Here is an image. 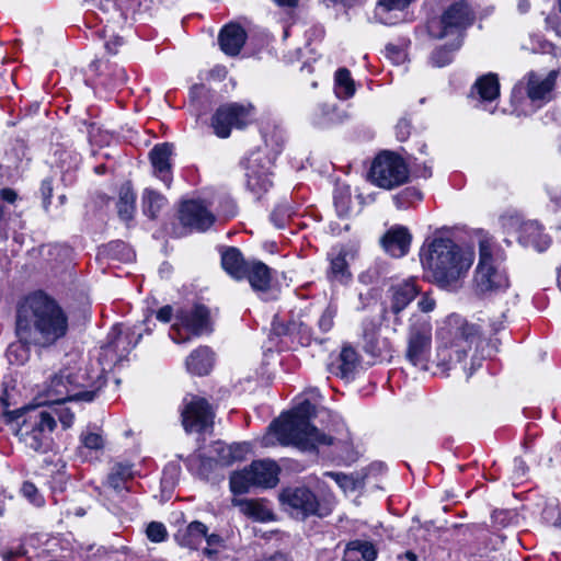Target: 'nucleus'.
Returning <instances> with one entry per match:
<instances>
[{
	"instance_id": "obj_29",
	"label": "nucleus",
	"mask_w": 561,
	"mask_h": 561,
	"mask_svg": "<svg viewBox=\"0 0 561 561\" xmlns=\"http://www.w3.org/2000/svg\"><path fill=\"white\" fill-rule=\"evenodd\" d=\"M325 478L335 481L336 485L344 491L359 488L353 476H347L340 472H324L323 479L311 477L308 481V484L304 486L302 491H323L324 489H330L331 486L324 480Z\"/></svg>"
},
{
	"instance_id": "obj_35",
	"label": "nucleus",
	"mask_w": 561,
	"mask_h": 561,
	"mask_svg": "<svg viewBox=\"0 0 561 561\" xmlns=\"http://www.w3.org/2000/svg\"><path fill=\"white\" fill-rule=\"evenodd\" d=\"M207 527L201 522H192L187 527L176 535L179 543L190 549H198L206 536Z\"/></svg>"
},
{
	"instance_id": "obj_13",
	"label": "nucleus",
	"mask_w": 561,
	"mask_h": 561,
	"mask_svg": "<svg viewBox=\"0 0 561 561\" xmlns=\"http://www.w3.org/2000/svg\"><path fill=\"white\" fill-rule=\"evenodd\" d=\"M247 186L257 196L272 186L271 160L261 151H253L243 161Z\"/></svg>"
},
{
	"instance_id": "obj_55",
	"label": "nucleus",
	"mask_w": 561,
	"mask_h": 561,
	"mask_svg": "<svg viewBox=\"0 0 561 561\" xmlns=\"http://www.w3.org/2000/svg\"><path fill=\"white\" fill-rule=\"evenodd\" d=\"M386 53H387V56L397 64L403 61V59L405 57L404 53L394 45H387Z\"/></svg>"
},
{
	"instance_id": "obj_63",
	"label": "nucleus",
	"mask_w": 561,
	"mask_h": 561,
	"mask_svg": "<svg viewBox=\"0 0 561 561\" xmlns=\"http://www.w3.org/2000/svg\"><path fill=\"white\" fill-rule=\"evenodd\" d=\"M403 195L405 196L407 199H421L422 198V193L414 188V187H409L407 188L404 192H403Z\"/></svg>"
},
{
	"instance_id": "obj_22",
	"label": "nucleus",
	"mask_w": 561,
	"mask_h": 561,
	"mask_svg": "<svg viewBox=\"0 0 561 561\" xmlns=\"http://www.w3.org/2000/svg\"><path fill=\"white\" fill-rule=\"evenodd\" d=\"M354 257L352 249L346 247L334 248L329 253L330 267L328 270V278L333 282L344 283L352 276L347 257Z\"/></svg>"
},
{
	"instance_id": "obj_31",
	"label": "nucleus",
	"mask_w": 561,
	"mask_h": 561,
	"mask_svg": "<svg viewBox=\"0 0 561 561\" xmlns=\"http://www.w3.org/2000/svg\"><path fill=\"white\" fill-rule=\"evenodd\" d=\"M500 95V83L495 73H486L480 77L471 88L470 96L478 98L482 102H491Z\"/></svg>"
},
{
	"instance_id": "obj_21",
	"label": "nucleus",
	"mask_w": 561,
	"mask_h": 561,
	"mask_svg": "<svg viewBox=\"0 0 561 561\" xmlns=\"http://www.w3.org/2000/svg\"><path fill=\"white\" fill-rule=\"evenodd\" d=\"M411 239L412 237L408 228L403 226H394L382 237L381 243L386 252L391 256L402 257L409 251Z\"/></svg>"
},
{
	"instance_id": "obj_61",
	"label": "nucleus",
	"mask_w": 561,
	"mask_h": 561,
	"mask_svg": "<svg viewBox=\"0 0 561 561\" xmlns=\"http://www.w3.org/2000/svg\"><path fill=\"white\" fill-rule=\"evenodd\" d=\"M123 45V38L116 36L114 39H111L105 43V48L110 54H116L117 48Z\"/></svg>"
},
{
	"instance_id": "obj_51",
	"label": "nucleus",
	"mask_w": 561,
	"mask_h": 561,
	"mask_svg": "<svg viewBox=\"0 0 561 561\" xmlns=\"http://www.w3.org/2000/svg\"><path fill=\"white\" fill-rule=\"evenodd\" d=\"M410 131H411V125H410L409 121L400 119L396 126L397 138L400 141H404L408 139Z\"/></svg>"
},
{
	"instance_id": "obj_8",
	"label": "nucleus",
	"mask_w": 561,
	"mask_h": 561,
	"mask_svg": "<svg viewBox=\"0 0 561 561\" xmlns=\"http://www.w3.org/2000/svg\"><path fill=\"white\" fill-rule=\"evenodd\" d=\"M84 374L80 370L64 368L54 375L46 386L47 403H64L67 401H87L95 398L96 392L81 390Z\"/></svg>"
},
{
	"instance_id": "obj_6",
	"label": "nucleus",
	"mask_w": 561,
	"mask_h": 561,
	"mask_svg": "<svg viewBox=\"0 0 561 561\" xmlns=\"http://www.w3.org/2000/svg\"><path fill=\"white\" fill-rule=\"evenodd\" d=\"M473 282L476 291L481 295L504 290L510 285L508 277L501 267V257L494 255L488 241L479 244V263Z\"/></svg>"
},
{
	"instance_id": "obj_2",
	"label": "nucleus",
	"mask_w": 561,
	"mask_h": 561,
	"mask_svg": "<svg viewBox=\"0 0 561 561\" xmlns=\"http://www.w3.org/2000/svg\"><path fill=\"white\" fill-rule=\"evenodd\" d=\"M433 280L442 288H456L472 264V254L463 252L451 239L436 238L422 259Z\"/></svg>"
},
{
	"instance_id": "obj_15",
	"label": "nucleus",
	"mask_w": 561,
	"mask_h": 561,
	"mask_svg": "<svg viewBox=\"0 0 561 561\" xmlns=\"http://www.w3.org/2000/svg\"><path fill=\"white\" fill-rule=\"evenodd\" d=\"M179 219L190 231H206L214 224L215 216L203 201L190 199L181 203Z\"/></svg>"
},
{
	"instance_id": "obj_58",
	"label": "nucleus",
	"mask_w": 561,
	"mask_h": 561,
	"mask_svg": "<svg viewBox=\"0 0 561 561\" xmlns=\"http://www.w3.org/2000/svg\"><path fill=\"white\" fill-rule=\"evenodd\" d=\"M417 306L423 312H430L435 307V300L431 298L428 295H424L420 299Z\"/></svg>"
},
{
	"instance_id": "obj_25",
	"label": "nucleus",
	"mask_w": 561,
	"mask_h": 561,
	"mask_svg": "<svg viewBox=\"0 0 561 561\" xmlns=\"http://www.w3.org/2000/svg\"><path fill=\"white\" fill-rule=\"evenodd\" d=\"M247 34L238 24H228L219 33L221 50L229 56H237L245 43Z\"/></svg>"
},
{
	"instance_id": "obj_11",
	"label": "nucleus",
	"mask_w": 561,
	"mask_h": 561,
	"mask_svg": "<svg viewBox=\"0 0 561 561\" xmlns=\"http://www.w3.org/2000/svg\"><path fill=\"white\" fill-rule=\"evenodd\" d=\"M370 179L381 188L392 190L409 179V169L404 160L391 152L376 157L370 169Z\"/></svg>"
},
{
	"instance_id": "obj_52",
	"label": "nucleus",
	"mask_w": 561,
	"mask_h": 561,
	"mask_svg": "<svg viewBox=\"0 0 561 561\" xmlns=\"http://www.w3.org/2000/svg\"><path fill=\"white\" fill-rule=\"evenodd\" d=\"M41 194H42V197H43L44 207H45V209H47L48 204L50 203L49 199H50V197L53 195V184H51V181L49 179H45L42 182Z\"/></svg>"
},
{
	"instance_id": "obj_34",
	"label": "nucleus",
	"mask_w": 561,
	"mask_h": 561,
	"mask_svg": "<svg viewBox=\"0 0 561 561\" xmlns=\"http://www.w3.org/2000/svg\"><path fill=\"white\" fill-rule=\"evenodd\" d=\"M185 364L190 373L198 376L207 375L213 366L211 351L207 346L198 347L190 354Z\"/></svg>"
},
{
	"instance_id": "obj_60",
	"label": "nucleus",
	"mask_w": 561,
	"mask_h": 561,
	"mask_svg": "<svg viewBox=\"0 0 561 561\" xmlns=\"http://www.w3.org/2000/svg\"><path fill=\"white\" fill-rule=\"evenodd\" d=\"M354 546L350 541L346 545V548L344 550V556L342 561H360V557L357 554L356 549H353Z\"/></svg>"
},
{
	"instance_id": "obj_9",
	"label": "nucleus",
	"mask_w": 561,
	"mask_h": 561,
	"mask_svg": "<svg viewBox=\"0 0 561 561\" xmlns=\"http://www.w3.org/2000/svg\"><path fill=\"white\" fill-rule=\"evenodd\" d=\"M278 466L272 460H254L249 467L233 472L230 491H247L251 486L273 489L278 482Z\"/></svg>"
},
{
	"instance_id": "obj_24",
	"label": "nucleus",
	"mask_w": 561,
	"mask_h": 561,
	"mask_svg": "<svg viewBox=\"0 0 561 561\" xmlns=\"http://www.w3.org/2000/svg\"><path fill=\"white\" fill-rule=\"evenodd\" d=\"M136 470L128 461H116L112 465L106 479V485L114 490L130 491Z\"/></svg>"
},
{
	"instance_id": "obj_30",
	"label": "nucleus",
	"mask_w": 561,
	"mask_h": 561,
	"mask_svg": "<svg viewBox=\"0 0 561 561\" xmlns=\"http://www.w3.org/2000/svg\"><path fill=\"white\" fill-rule=\"evenodd\" d=\"M245 278L254 291L265 294L271 287V268L261 261H251Z\"/></svg>"
},
{
	"instance_id": "obj_47",
	"label": "nucleus",
	"mask_w": 561,
	"mask_h": 561,
	"mask_svg": "<svg viewBox=\"0 0 561 561\" xmlns=\"http://www.w3.org/2000/svg\"><path fill=\"white\" fill-rule=\"evenodd\" d=\"M336 314V308L332 305H329L320 316L318 320V328L321 332H329L334 324V318Z\"/></svg>"
},
{
	"instance_id": "obj_33",
	"label": "nucleus",
	"mask_w": 561,
	"mask_h": 561,
	"mask_svg": "<svg viewBox=\"0 0 561 561\" xmlns=\"http://www.w3.org/2000/svg\"><path fill=\"white\" fill-rule=\"evenodd\" d=\"M358 365L356 351L351 346H344L335 364H332V371L344 380L354 378Z\"/></svg>"
},
{
	"instance_id": "obj_45",
	"label": "nucleus",
	"mask_w": 561,
	"mask_h": 561,
	"mask_svg": "<svg viewBox=\"0 0 561 561\" xmlns=\"http://www.w3.org/2000/svg\"><path fill=\"white\" fill-rule=\"evenodd\" d=\"M526 462L522 458H515L513 461V471L511 476L512 488H518L522 485L527 473Z\"/></svg>"
},
{
	"instance_id": "obj_32",
	"label": "nucleus",
	"mask_w": 561,
	"mask_h": 561,
	"mask_svg": "<svg viewBox=\"0 0 561 561\" xmlns=\"http://www.w3.org/2000/svg\"><path fill=\"white\" fill-rule=\"evenodd\" d=\"M392 301L391 312L399 314L419 294L414 280H408L391 287Z\"/></svg>"
},
{
	"instance_id": "obj_49",
	"label": "nucleus",
	"mask_w": 561,
	"mask_h": 561,
	"mask_svg": "<svg viewBox=\"0 0 561 561\" xmlns=\"http://www.w3.org/2000/svg\"><path fill=\"white\" fill-rule=\"evenodd\" d=\"M204 540L207 543V547L204 549V553L207 556H211L216 552V550L211 549L213 547H219L222 543V538L217 534L208 535L206 531V536L204 537Z\"/></svg>"
},
{
	"instance_id": "obj_64",
	"label": "nucleus",
	"mask_w": 561,
	"mask_h": 561,
	"mask_svg": "<svg viewBox=\"0 0 561 561\" xmlns=\"http://www.w3.org/2000/svg\"><path fill=\"white\" fill-rule=\"evenodd\" d=\"M529 8H530V3L528 0H520L518 2V11L520 13H526L529 10Z\"/></svg>"
},
{
	"instance_id": "obj_3",
	"label": "nucleus",
	"mask_w": 561,
	"mask_h": 561,
	"mask_svg": "<svg viewBox=\"0 0 561 561\" xmlns=\"http://www.w3.org/2000/svg\"><path fill=\"white\" fill-rule=\"evenodd\" d=\"M314 410V405L305 400L291 413L272 422L270 428L274 431L282 445H294L309 451L316 450L319 446H330L333 444V437L310 424Z\"/></svg>"
},
{
	"instance_id": "obj_50",
	"label": "nucleus",
	"mask_w": 561,
	"mask_h": 561,
	"mask_svg": "<svg viewBox=\"0 0 561 561\" xmlns=\"http://www.w3.org/2000/svg\"><path fill=\"white\" fill-rule=\"evenodd\" d=\"M547 192L552 203L558 207H561V184L558 182H551L547 186Z\"/></svg>"
},
{
	"instance_id": "obj_38",
	"label": "nucleus",
	"mask_w": 561,
	"mask_h": 561,
	"mask_svg": "<svg viewBox=\"0 0 561 561\" xmlns=\"http://www.w3.org/2000/svg\"><path fill=\"white\" fill-rule=\"evenodd\" d=\"M334 92L341 100L350 99L355 93V83L346 68H340L334 77Z\"/></svg>"
},
{
	"instance_id": "obj_36",
	"label": "nucleus",
	"mask_w": 561,
	"mask_h": 561,
	"mask_svg": "<svg viewBox=\"0 0 561 561\" xmlns=\"http://www.w3.org/2000/svg\"><path fill=\"white\" fill-rule=\"evenodd\" d=\"M413 0H379L375 9V18L382 24H394L393 11H403Z\"/></svg>"
},
{
	"instance_id": "obj_59",
	"label": "nucleus",
	"mask_w": 561,
	"mask_h": 561,
	"mask_svg": "<svg viewBox=\"0 0 561 561\" xmlns=\"http://www.w3.org/2000/svg\"><path fill=\"white\" fill-rule=\"evenodd\" d=\"M24 499L36 507L44 505L45 500L42 493H23Z\"/></svg>"
},
{
	"instance_id": "obj_43",
	"label": "nucleus",
	"mask_w": 561,
	"mask_h": 561,
	"mask_svg": "<svg viewBox=\"0 0 561 561\" xmlns=\"http://www.w3.org/2000/svg\"><path fill=\"white\" fill-rule=\"evenodd\" d=\"M351 542L354 546L353 549H356L357 554L360 557V560L375 561L377 559L378 551L373 542L359 539Z\"/></svg>"
},
{
	"instance_id": "obj_56",
	"label": "nucleus",
	"mask_w": 561,
	"mask_h": 561,
	"mask_svg": "<svg viewBox=\"0 0 561 561\" xmlns=\"http://www.w3.org/2000/svg\"><path fill=\"white\" fill-rule=\"evenodd\" d=\"M171 474V477H176L179 474V469L175 466L168 467L163 472V478L161 480V483L164 489H173L175 486V483L173 481L169 482L168 476Z\"/></svg>"
},
{
	"instance_id": "obj_62",
	"label": "nucleus",
	"mask_w": 561,
	"mask_h": 561,
	"mask_svg": "<svg viewBox=\"0 0 561 561\" xmlns=\"http://www.w3.org/2000/svg\"><path fill=\"white\" fill-rule=\"evenodd\" d=\"M0 194L1 198L8 203H14L18 197L16 192L12 188H3Z\"/></svg>"
},
{
	"instance_id": "obj_48",
	"label": "nucleus",
	"mask_w": 561,
	"mask_h": 561,
	"mask_svg": "<svg viewBox=\"0 0 561 561\" xmlns=\"http://www.w3.org/2000/svg\"><path fill=\"white\" fill-rule=\"evenodd\" d=\"M80 440L83 447L93 450L101 449L104 445L102 436L92 432H83L80 436Z\"/></svg>"
},
{
	"instance_id": "obj_54",
	"label": "nucleus",
	"mask_w": 561,
	"mask_h": 561,
	"mask_svg": "<svg viewBox=\"0 0 561 561\" xmlns=\"http://www.w3.org/2000/svg\"><path fill=\"white\" fill-rule=\"evenodd\" d=\"M56 413L64 428H69L72 425L75 415L68 409H61L56 411Z\"/></svg>"
},
{
	"instance_id": "obj_16",
	"label": "nucleus",
	"mask_w": 561,
	"mask_h": 561,
	"mask_svg": "<svg viewBox=\"0 0 561 561\" xmlns=\"http://www.w3.org/2000/svg\"><path fill=\"white\" fill-rule=\"evenodd\" d=\"M284 508L296 518L318 514L319 502L314 493H278Z\"/></svg>"
},
{
	"instance_id": "obj_5",
	"label": "nucleus",
	"mask_w": 561,
	"mask_h": 561,
	"mask_svg": "<svg viewBox=\"0 0 561 561\" xmlns=\"http://www.w3.org/2000/svg\"><path fill=\"white\" fill-rule=\"evenodd\" d=\"M405 344L404 359L420 370H427L432 356V324L427 316L410 318Z\"/></svg>"
},
{
	"instance_id": "obj_19",
	"label": "nucleus",
	"mask_w": 561,
	"mask_h": 561,
	"mask_svg": "<svg viewBox=\"0 0 561 561\" xmlns=\"http://www.w3.org/2000/svg\"><path fill=\"white\" fill-rule=\"evenodd\" d=\"M173 146L169 142L156 145L149 152L153 174L160 179L168 187L171 184V157Z\"/></svg>"
},
{
	"instance_id": "obj_20",
	"label": "nucleus",
	"mask_w": 561,
	"mask_h": 561,
	"mask_svg": "<svg viewBox=\"0 0 561 561\" xmlns=\"http://www.w3.org/2000/svg\"><path fill=\"white\" fill-rule=\"evenodd\" d=\"M251 445L249 443H236L227 445L222 442H215L209 450V459L215 460L224 466H229L234 461L244 459L250 453Z\"/></svg>"
},
{
	"instance_id": "obj_39",
	"label": "nucleus",
	"mask_w": 561,
	"mask_h": 561,
	"mask_svg": "<svg viewBox=\"0 0 561 561\" xmlns=\"http://www.w3.org/2000/svg\"><path fill=\"white\" fill-rule=\"evenodd\" d=\"M165 203V197L157 191L151 188L145 190L142 195L144 213L151 219L157 217V214L162 209Z\"/></svg>"
},
{
	"instance_id": "obj_26",
	"label": "nucleus",
	"mask_w": 561,
	"mask_h": 561,
	"mask_svg": "<svg viewBox=\"0 0 561 561\" xmlns=\"http://www.w3.org/2000/svg\"><path fill=\"white\" fill-rule=\"evenodd\" d=\"M232 503L234 506L239 507L242 514L254 520L268 522L274 519L272 507L263 499L248 500L234 497Z\"/></svg>"
},
{
	"instance_id": "obj_7",
	"label": "nucleus",
	"mask_w": 561,
	"mask_h": 561,
	"mask_svg": "<svg viewBox=\"0 0 561 561\" xmlns=\"http://www.w3.org/2000/svg\"><path fill=\"white\" fill-rule=\"evenodd\" d=\"M473 21L474 13L469 4L458 1L445 9L440 16L431 19L427 22V32L436 39L454 37L458 42Z\"/></svg>"
},
{
	"instance_id": "obj_14",
	"label": "nucleus",
	"mask_w": 561,
	"mask_h": 561,
	"mask_svg": "<svg viewBox=\"0 0 561 561\" xmlns=\"http://www.w3.org/2000/svg\"><path fill=\"white\" fill-rule=\"evenodd\" d=\"M251 106L230 103L219 106L211 117L214 133L220 138L230 136L231 128H243L250 122Z\"/></svg>"
},
{
	"instance_id": "obj_12",
	"label": "nucleus",
	"mask_w": 561,
	"mask_h": 561,
	"mask_svg": "<svg viewBox=\"0 0 561 561\" xmlns=\"http://www.w3.org/2000/svg\"><path fill=\"white\" fill-rule=\"evenodd\" d=\"M214 419L215 411L206 399L193 394L183 399L181 420L185 432H211Z\"/></svg>"
},
{
	"instance_id": "obj_37",
	"label": "nucleus",
	"mask_w": 561,
	"mask_h": 561,
	"mask_svg": "<svg viewBox=\"0 0 561 561\" xmlns=\"http://www.w3.org/2000/svg\"><path fill=\"white\" fill-rule=\"evenodd\" d=\"M136 194L129 184H125L119 190V197L116 204L117 213L121 219L127 221L133 218L135 211Z\"/></svg>"
},
{
	"instance_id": "obj_18",
	"label": "nucleus",
	"mask_w": 561,
	"mask_h": 561,
	"mask_svg": "<svg viewBox=\"0 0 561 561\" xmlns=\"http://www.w3.org/2000/svg\"><path fill=\"white\" fill-rule=\"evenodd\" d=\"M556 78L557 71L554 70L550 71L543 79L535 73H529L528 83L525 90L527 98L537 108L551 100V92L556 83Z\"/></svg>"
},
{
	"instance_id": "obj_40",
	"label": "nucleus",
	"mask_w": 561,
	"mask_h": 561,
	"mask_svg": "<svg viewBox=\"0 0 561 561\" xmlns=\"http://www.w3.org/2000/svg\"><path fill=\"white\" fill-rule=\"evenodd\" d=\"M340 122L336 110L328 104H319L312 114V123L319 127H327Z\"/></svg>"
},
{
	"instance_id": "obj_28",
	"label": "nucleus",
	"mask_w": 561,
	"mask_h": 561,
	"mask_svg": "<svg viewBox=\"0 0 561 561\" xmlns=\"http://www.w3.org/2000/svg\"><path fill=\"white\" fill-rule=\"evenodd\" d=\"M480 339V328L473 323L463 322L457 329L456 333V346L455 350V360L456 363L461 364L463 359L467 357V346L471 348V345L474 344Z\"/></svg>"
},
{
	"instance_id": "obj_27",
	"label": "nucleus",
	"mask_w": 561,
	"mask_h": 561,
	"mask_svg": "<svg viewBox=\"0 0 561 561\" xmlns=\"http://www.w3.org/2000/svg\"><path fill=\"white\" fill-rule=\"evenodd\" d=\"M251 261H245L238 248L229 247L221 252V266L234 279H243Z\"/></svg>"
},
{
	"instance_id": "obj_41",
	"label": "nucleus",
	"mask_w": 561,
	"mask_h": 561,
	"mask_svg": "<svg viewBox=\"0 0 561 561\" xmlns=\"http://www.w3.org/2000/svg\"><path fill=\"white\" fill-rule=\"evenodd\" d=\"M461 41L435 49L431 55V61L436 67H444L453 59V53L460 47Z\"/></svg>"
},
{
	"instance_id": "obj_57",
	"label": "nucleus",
	"mask_w": 561,
	"mask_h": 561,
	"mask_svg": "<svg viewBox=\"0 0 561 561\" xmlns=\"http://www.w3.org/2000/svg\"><path fill=\"white\" fill-rule=\"evenodd\" d=\"M172 316L173 309L171 306L167 305L157 311L156 318L163 323H168L171 321Z\"/></svg>"
},
{
	"instance_id": "obj_44",
	"label": "nucleus",
	"mask_w": 561,
	"mask_h": 561,
	"mask_svg": "<svg viewBox=\"0 0 561 561\" xmlns=\"http://www.w3.org/2000/svg\"><path fill=\"white\" fill-rule=\"evenodd\" d=\"M334 205L340 216H345L351 209V194L348 190H337L334 193Z\"/></svg>"
},
{
	"instance_id": "obj_1",
	"label": "nucleus",
	"mask_w": 561,
	"mask_h": 561,
	"mask_svg": "<svg viewBox=\"0 0 561 561\" xmlns=\"http://www.w3.org/2000/svg\"><path fill=\"white\" fill-rule=\"evenodd\" d=\"M69 318L59 302L42 290L24 297L16 307L15 334L18 344L8 347L10 363L23 364L31 347L49 350L66 339Z\"/></svg>"
},
{
	"instance_id": "obj_42",
	"label": "nucleus",
	"mask_w": 561,
	"mask_h": 561,
	"mask_svg": "<svg viewBox=\"0 0 561 561\" xmlns=\"http://www.w3.org/2000/svg\"><path fill=\"white\" fill-rule=\"evenodd\" d=\"M294 213L288 202H282L271 213V220L277 228H284Z\"/></svg>"
},
{
	"instance_id": "obj_17",
	"label": "nucleus",
	"mask_w": 561,
	"mask_h": 561,
	"mask_svg": "<svg viewBox=\"0 0 561 561\" xmlns=\"http://www.w3.org/2000/svg\"><path fill=\"white\" fill-rule=\"evenodd\" d=\"M362 347L371 357H382L390 351L388 339L379 334V324L370 318L362 322Z\"/></svg>"
},
{
	"instance_id": "obj_46",
	"label": "nucleus",
	"mask_w": 561,
	"mask_h": 561,
	"mask_svg": "<svg viewBox=\"0 0 561 561\" xmlns=\"http://www.w3.org/2000/svg\"><path fill=\"white\" fill-rule=\"evenodd\" d=\"M146 535L152 542H162L168 538L165 526L159 522H151L146 529Z\"/></svg>"
},
{
	"instance_id": "obj_4",
	"label": "nucleus",
	"mask_w": 561,
	"mask_h": 561,
	"mask_svg": "<svg viewBox=\"0 0 561 561\" xmlns=\"http://www.w3.org/2000/svg\"><path fill=\"white\" fill-rule=\"evenodd\" d=\"M9 423L15 422L16 436L26 447L46 453L51 445L50 434L56 426L53 414L39 407H24L14 411H5Z\"/></svg>"
},
{
	"instance_id": "obj_53",
	"label": "nucleus",
	"mask_w": 561,
	"mask_h": 561,
	"mask_svg": "<svg viewBox=\"0 0 561 561\" xmlns=\"http://www.w3.org/2000/svg\"><path fill=\"white\" fill-rule=\"evenodd\" d=\"M540 226L537 222H528L523 227V231L534 238L530 242L536 247L538 245L536 238L540 237Z\"/></svg>"
},
{
	"instance_id": "obj_23",
	"label": "nucleus",
	"mask_w": 561,
	"mask_h": 561,
	"mask_svg": "<svg viewBox=\"0 0 561 561\" xmlns=\"http://www.w3.org/2000/svg\"><path fill=\"white\" fill-rule=\"evenodd\" d=\"M141 334H138L135 342L131 341L129 333H123L118 327H114L108 335V343L103 348L105 356L115 355L114 363H117L126 357V355L136 346L140 340Z\"/></svg>"
},
{
	"instance_id": "obj_10",
	"label": "nucleus",
	"mask_w": 561,
	"mask_h": 561,
	"mask_svg": "<svg viewBox=\"0 0 561 561\" xmlns=\"http://www.w3.org/2000/svg\"><path fill=\"white\" fill-rule=\"evenodd\" d=\"M175 320L170 330V337L175 343H184L190 340L188 336H181L182 329L196 336L209 334L214 330L210 310L205 305L197 304L191 309L178 310Z\"/></svg>"
}]
</instances>
